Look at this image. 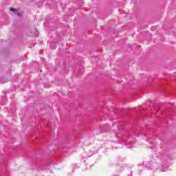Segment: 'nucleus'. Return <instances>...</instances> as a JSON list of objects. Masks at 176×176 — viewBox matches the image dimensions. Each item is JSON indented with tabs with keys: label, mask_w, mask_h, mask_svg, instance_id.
Listing matches in <instances>:
<instances>
[{
	"label": "nucleus",
	"mask_w": 176,
	"mask_h": 176,
	"mask_svg": "<svg viewBox=\"0 0 176 176\" xmlns=\"http://www.w3.org/2000/svg\"><path fill=\"white\" fill-rule=\"evenodd\" d=\"M155 164H156L153 163V164H152V166H155Z\"/></svg>",
	"instance_id": "nucleus-7"
},
{
	"label": "nucleus",
	"mask_w": 176,
	"mask_h": 176,
	"mask_svg": "<svg viewBox=\"0 0 176 176\" xmlns=\"http://www.w3.org/2000/svg\"><path fill=\"white\" fill-rule=\"evenodd\" d=\"M151 168H155V170H157V168H159V167L156 166H151Z\"/></svg>",
	"instance_id": "nucleus-4"
},
{
	"label": "nucleus",
	"mask_w": 176,
	"mask_h": 176,
	"mask_svg": "<svg viewBox=\"0 0 176 176\" xmlns=\"http://www.w3.org/2000/svg\"><path fill=\"white\" fill-rule=\"evenodd\" d=\"M10 12H13L14 13H16L17 15L19 16H22V13L20 12H17V9H14L13 8H10Z\"/></svg>",
	"instance_id": "nucleus-3"
},
{
	"label": "nucleus",
	"mask_w": 176,
	"mask_h": 176,
	"mask_svg": "<svg viewBox=\"0 0 176 176\" xmlns=\"http://www.w3.org/2000/svg\"><path fill=\"white\" fill-rule=\"evenodd\" d=\"M52 45H54V43H50V46H52Z\"/></svg>",
	"instance_id": "nucleus-6"
},
{
	"label": "nucleus",
	"mask_w": 176,
	"mask_h": 176,
	"mask_svg": "<svg viewBox=\"0 0 176 176\" xmlns=\"http://www.w3.org/2000/svg\"><path fill=\"white\" fill-rule=\"evenodd\" d=\"M122 141L128 148H133V145L131 144H134L135 142V139L133 137H129L126 140L122 139Z\"/></svg>",
	"instance_id": "nucleus-1"
},
{
	"label": "nucleus",
	"mask_w": 176,
	"mask_h": 176,
	"mask_svg": "<svg viewBox=\"0 0 176 176\" xmlns=\"http://www.w3.org/2000/svg\"><path fill=\"white\" fill-rule=\"evenodd\" d=\"M37 36H39V32L37 31Z\"/></svg>",
	"instance_id": "nucleus-5"
},
{
	"label": "nucleus",
	"mask_w": 176,
	"mask_h": 176,
	"mask_svg": "<svg viewBox=\"0 0 176 176\" xmlns=\"http://www.w3.org/2000/svg\"><path fill=\"white\" fill-rule=\"evenodd\" d=\"M149 168V164L148 162H146V164L144 163L142 165L139 166L140 170H142V169L145 170V168Z\"/></svg>",
	"instance_id": "nucleus-2"
}]
</instances>
